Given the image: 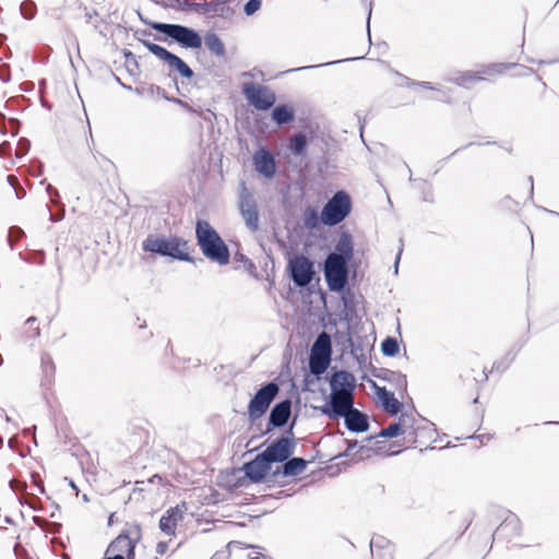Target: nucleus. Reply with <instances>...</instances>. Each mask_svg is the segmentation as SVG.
Returning <instances> with one entry per match:
<instances>
[{"label":"nucleus","instance_id":"1","mask_svg":"<svg viewBox=\"0 0 559 559\" xmlns=\"http://www.w3.org/2000/svg\"><path fill=\"white\" fill-rule=\"evenodd\" d=\"M386 382L394 385V390L386 389V419L394 417V420L386 425V439L404 436V440L407 438L409 443H416L424 428L415 427V407L407 406L404 402L405 397L412 402L407 395L406 377L386 369Z\"/></svg>","mask_w":559,"mask_h":559},{"label":"nucleus","instance_id":"2","mask_svg":"<svg viewBox=\"0 0 559 559\" xmlns=\"http://www.w3.org/2000/svg\"><path fill=\"white\" fill-rule=\"evenodd\" d=\"M195 237L204 257L219 265L229 263L230 252L227 245L207 221H197Z\"/></svg>","mask_w":559,"mask_h":559},{"label":"nucleus","instance_id":"3","mask_svg":"<svg viewBox=\"0 0 559 559\" xmlns=\"http://www.w3.org/2000/svg\"><path fill=\"white\" fill-rule=\"evenodd\" d=\"M142 249L145 252L169 257L179 261H192L188 252V241L177 236L166 238L163 236L148 235L142 242Z\"/></svg>","mask_w":559,"mask_h":559},{"label":"nucleus","instance_id":"4","mask_svg":"<svg viewBox=\"0 0 559 559\" xmlns=\"http://www.w3.org/2000/svg\"><path fill=\"white\" fill-rule=\"evenodd\" d=\"M353 207L349 194L344 190L336 191L324 204L321 211V222L326 226H336L342 223Z\"/></svg>","mask_w":559,"mask_h":559},{"label":"nucleus","instance_id":"5","mask_svg":"<svg viewBox=\"0 0 559 559\" xmlns=\"http://www.w3.org/2000/svg\"><path fill=\"white\" fill-rule=\"evenodd\" d=\"M150 26L154 31L171 38L183 48L198 49L202 46V38L200 34L188 26L160 22L150 23Z\"/></svg>","mask_w":559,"mask_h":559},{"label":"nucleus","instance_id":"6","mask_svg":"<svg viewBox=\"0 0 559 559\" xmlns=\"http://www.w3.org/2000/svg\"><path fill=\"white\" fill-rule=\"evenodd\" d=\"M324 276L331 292H341L348 282L347 262L336 254H329L324 263Z\"/></svg>","mask_w":559,"mask_h":559},{"label":"nucleus","instance_id":"7","mask_svg":"<svg viewBox=\"0 0 559 559\" xmlns=\"http://www.w3.org/2000/svg\"><path fill=\"white\" fill-rule=\"evenodd\" d=\"M280 388L275 382H269L262 385L248 405V415L251 420L260 418L266 413L271 403L278 394Z\"/></svg>","mask_w":559,"mask_h":559},{"label":"nucleus","instance_id":"8","mask_svg":"<svg viewBox=\"0 0 559 559\" xmlns=\"http://www.w3.org/2000/svg\"><path fill=\"white\" fill-rule=\"evenodd\" d=\"M286 437H281L273 441L267 448L262 452L263 456L266 461L272 463H283L288 460L295 452L296 441L293 433V425L287 430Z\"/></svg>","mask_w":559,"mask_h":559},{"label":"nucleus","instance_id":"9","mask_svg":"<svg viewBox=\"0 0 559 559\" xmlns=\"http://www.w3.org/2000/svg\"><path fill=\"white\" fill-rule=\"evenodd\" d=\"M238 207L247 228L255 233L259 229V211L257 201L245 182H241Z\"/></svg>","mask_w":559,"mask_h":559},{"label":"nucleus","instance_id":"10","mask_svg":"<svg viewBox=\"0 0 559 559\" xmlns=\"http://www.w3.org/2000/svg\"><path fill=\"white\" fill-rule=\"evenodd\" d=\"M242 93L246 99L258 110H269L276 102V95L265 85L245 83Z\"/></svg>","mask_w":559,"mask_h":559},{"label":"nucleus","instance_id":"11","mask_svg":"<svg viewBox=\"0 0 559 559\" xmlns=\"http://www.w3.org/2000/svg\"><path fill=\"white\" fill-rule=\"evenodd\" d=\"M290 280L298 287L308 286L314 275L312 262L305 255H296L288 261Z\"/></svg>","mask_w":559,"mask_h":559},{"label":"nucleus","instance_id":"12","mask_svg":"<svg viewBox=\"0 0 559 559\" xmlns=\"http://www.w3.org/2000/svg\"><path fill=\"white\" fill-rule=\"evenodd\" d=\"M177 9L180 11H194L199 14H211V16L225 17L229 14L230 9L224 0H214L210 2H192L190 0H175Z\"/></svg>","mask_w":559,"mask_h":559},{"label":"nucleus","instance_id":"13","mask_svg":"<svg viewBox=\"0 0 559 559\" xmlns=\"http://www.w3.org/2000/svg\"><path fill=\"white\" fill-rule=\"evenodd\" d=\"M354 408V395L331 393L321 412L330 419L343 418Z\"/></svg>","mask_w":559,"mask_h":559},{"label":"nucleus","instance_id":"14","mask_svg":"<svg viewBox=\"0 0 559 559\" xmlns=\"http://www.w3.org/2000/svg\"><path fill=\"white\" fill-rule=\"evenodd\" d=\"M135 543L126 533L119 534L107 547L103 559H134Z\"/></svg>","mask_w":559,"mask_h":559},{"label":"nucleus","instance_id":"15","mask_svg":"<svg viewBox=\"0 0 559 559\" xmlns=\"http://www.w3.org/2000/svg\"><path fill=\"white\" fill-rule=\"evenodd\" d=\"M242 469L251 483L259 484L266 478L271 471V464L260 453L252 461L245 463Z\"/></svg>","mask_w":559,"mask_h":559},{"label":"nucleus","instance_id":"16","mask_svg":"<svg viewBox=\"0 0 559 559\" xmlns=\"http://www.w3.org/2000/svg\"><path fill=\"white\" fill-rule=\"evenodd\" d=\"M257 173L265 178H272L276 173V163L273 154L265 147H261L252 156Z\"/></svg>","mask_w":559,"mask_h":559},{"label":"nucleus","instance_id":"17","mask_svg":"<svg viewBox=\"0 0 559 559\" xmlns=\"http://www.w3.org/2000/svg\"><path fill=\"white\" fill-rule=\"evenodd\" d=\"M292 414V402L289 399H285L278 403H276L271 409L269 416V423L266 427V432L272 431L274 428L284 427Z\"/></svg>","mask_w":559,"mask_h":559},{"label":"nucleus","instance_id":"18","mask_svg":"<svg viewBox=\"0 0 559 559\" xmlns=\"http://www.w3.org/2000/svg\"><path fill=\"white\" fill-rule=\"evenodd\" d=\"M520 519L514 513L508 512L502 523L497 527L496 532L492 534V539H504L507 542H511L512 538L520 535Z\"/></svg>","mask_w":559,"mask_h":559},{"label":"nucleus","instance_id":"19","mask_svg":"<svg viewBox=\"0 0 559 559\" xmlns=\"http://www.w3.org/2000/svg\"><path fill=\"white\" fill-rule=\"evenodd\" d=\"M331 393L354 395L356 382L354 376L346 371H335L330 379Z\"/></svg>","mask_w":559,"mask_h":559},{"label":"nucleus","instance_id":"20","mask_svg":"<svg viewBox=\"0 0 559 559\" xmlns=\"http://www.w3.org/2000/svg\"><path fill=\"white\" fill-rule=\"evenodd\" d=\"M308 462L302 457H289L281 467H277L269 475V480L277 481L280 476L290 477L301 474L307 467Z\"/></svg>","mask_w":559,"mask_h":559},{"label":"nucleus","instance_id":"21","mask_svg":"<svg viewBox=\"0 0 559 559\" xmlns=\"http://www.w3.org/2000/svg\"><path fill=\"white\" fill-rule=\"evenodd\" d=\"M343 302L344 319L352 322L359 318L360 312V296H357L350 288H344L340 292Z\"/></svg>","mask_w":559,"mask_h":559},{"label":"nucleus","instance_id":"22","mask_svg":"<svg viewBox=\"0 0 559 559\" xmlns=\"http://www.w3.org/2000/svg\"><path fill=\"white\" fill-rule=\"evenodd\" d=\"M185 512V504L181 507L176 506L166 511L159 520V528L166 535H175L177 523L182 520Z\"/></svg>","mask_w":559,"mask_h":559},{"label":"nucleus","instance_id":"23","mask_svg":"<svg viewBox=\"0 0 559 559\" xmlns=\"http://www.w3.org/2000/svg\"><path fill=\"white\" fill-rule=\"evenodd\" d=\"M343 418L345 421V427L350 432L359 433L365 432L369 429L368 416L355 407L349 413H347Z\"/></svg>","mask_w":559,"mask_h":559},{"label":"nucleus","instance_id":"24","mask_svg":"<svg viewBox=\"0 0 559 559\" xmlns=\"http://www.w3.org/2000/svg\"><path fill=\"white\" fill-rule=\"evenodd\" d=\"M331 254H336L341 260L347 262L353 257V240L348 233H343L335 246V251Z\"/></svg>","mask_w":559,"mask_h":559},{"label":"nucleus","instance_id":"25","mask_svg":"<svg viewBox=\"0 0 559 559\" xmlns=\"http://www.w3.org/2000/svg\"><path fill=\"white\" fill-rule=\"evenodd\" d=\"M40 369L43 373V384L50 385L55 379L56 366L52 357L47 353H44L40 357Z\"/></svg>","mask_w":559,"mask_h":559},{"label":"nucleus","instance_id":"26","mask_svg":"<svg viewBox=\"0 0 559 559\" xmlns=\"http://www.w3.org/2000/svg\"><path fill=\"white\" fill-rule=\"evenodd\" d=\"M204 45L212 55L223 58L226 55L225 45L217 34L209 32L204 36Z\"/></svg>","mask_w":559,"mask_h":559},{"label":"nucleus","instance_id":"27","mask_svg":"<svg viewBox=\"0 0 559 559\" xmlns=\"http://www.w3.org/2000/svg\"><path fill=\"white\" fill-rule=\"evenodd\" d=\"M311 354H317L318 356H326L331 357L332 354V346H331V337L325 332H322L318 335L317 340L314 341Z\"/></svg>","mask_w":559,"mask_h":559},{"label":"nucleus","instance_id":"28","mask_svg":"<svg viewBox=\"0 0 559 559\" xmlns=\"http://www.w3.org/2000/svg\"><path fill=\"white\" fill-rule=\"evenodd\" d=\"M295 118L294 110L287 105H278L272 110V119L277 126L292 122Z\"/></svg>","mask_w":559,"mask_h":559},{"label":"nucleus","instance_id":"29","mask_svg":"<svg viewBox=\"0 0 559 559\" xmlns=\"http://www.w3.org/2000/svg\"><path fill=\"white\" fill-rule=\"evenodd\" d=\"M331 361V357L318 356L317 354H311L309 359V368L310 372L314 376L322 374L329 367Z\"/></svg>","mask_w":559,"mask_h":559},{"label":"nucleus","instance_id":"30","mask_svg":"<svg viewBox=\"0 0 559 559\" xmlns=\"http://www.w3.org/2000/svg\"><path fill=\"white\" fill-rule=\"evenodd\" d=\"M140 41L143 44L145 48H147V50L151 53H153L158 59L165 61L167 64L170 61V58H173V56L175 55L157 44L144 39H140Z\"/></svg>","mask_w":559,"mask_h":559},{"label":"nucleus","instance_id":"31","mask_svg":"<svg viewBox=\"0 0 559 559\" xmlns=\"http://www.w3.org/2000/svg\"><path fill=\"white\" fill-rule=\"evenodd\" d=\"M304 226L307 229H316L319 227L321 222V214L319 215L317 209L308 206L302 213Z\"/></svg>","mask_w":559,"mask_h":559},{"label":"nucleus","instance_id":"32","mask_svg":"<svg viewBox=\"0 0 559 559\" xmlns=\"http://www.w3.org/2000/svg\"><path fill=\"white\" fill-rule=\"evenodd\" d=\"M168 67L171 70L177 71L182 78L191 79L193 76V71L191 68L178 56L174 55L168 62Z\"/></svg>","mask_w":559,"mask_h":559},{"label":"nucleus","instance_id":"33","mask_svg":"<svg viewBox=\"0 0 559 559\" xmlns=\"http://www.w3.org/2000/svg\"><path fill=\"white\" fill-rule=\"evenodd\" d=\"M307 147V138L304 133L298 132L294 134L290 139L289 150L293 154L300 156L306 152Z\"/></svg>","mask_w":559,"mask_h":559},{"label":"nucleus","instance_id":"34","mask_svg":"<svg viewBox=\"0 0 559 559\" xmlns=\"http://www.w3.org/2000/svg\"><path fill=\"white\" fill-rule=\"evenodd\" d=\"M480 80H483V78L480 75H478V73L472 72V71H466L450 81L460 86L469 87L471 84H473L474 82L480 81Z\"/></svg>","mask_w":559,"mask_h":559},{"label":"nucleus","instance_id":"35","mask_svg":"<svg viewBox=\"0 0 559 559\" xmlns=\"http://www.w3.org/2000/svg\"><path fill=\"white\" fill-rule=\"evenodd\" d=\"M20 257L27 263L37 264L39 266H43L46 261V253L44 250H32L29 251L25 257H22L20 253Z\"/></svg>","mask_w":559,"mask_h":559},{"label":"nucleus","instance_id":"36","mask_svg":"<svg viewBox=\"0 0 559 559\" xmlns=\"http://www.w3.org/2000/svg\"><path fill=\"white\" fill-rule=\"evenodd\" d=\"M36 322H37V319L35 317H29L25 322V325H26L25 333L28 338H35L39 335V328L37 325H35Z\"/></svg>","mask_w":559,"mask_h":559},{"label":"nucleus","instance_id":"37","mask_svg":"<svg viewBox=\"0 0 559 559\" xmlns=\"http://www.w3.org/2000/svg\"><path fill=\"white\" fill-rule=\"evenodd\" d=\"M21 13L22 15L27 19V20H31L34 17L35 15V12H36V5L33 1L31 0H27V1H23L21 3Z\"/></svg>","mask_w":559,"mask_h":559},{"label":"nucleus","instance_id":"38","mask_svg":"<svg viewBox=\"0 0 559 559\" xmlns=\"http://www.w3.org/2000/svg\"><path fill=\"white\" fill-rule=\"evenodd\" d=\"M400 352V343L395 337L386 336V357H394Z\"/></svg>","mask_w":559,"mask_h":559},{"label":"nucleus","instance_id":"39","mask_svg":"<svg viewBox=\"0 0 559 559\" xmlns=\"http://www.w3.org/2000/svg\"><path fill=\"white\" fill-rule=\"evenodd\" d=\"M29 147H31L29 141L25 138H21L17 142V146L15 150V156L17 158L23 157L29 151Z\"/></svg>","mask_w":559,"mask_h":559},{"label":"nucleus","instance_id":"40","mask_svg":"<svg viewBox=\"0 0 559 559\" xmlns=\"http://www.w3.org/2000/svg\"><path fill=\"white\" fill-rule=\"evenodd\" d=\"M407 447L401 444L399 441L395 442H388L386 441V456H393L397 455L403 449H406Z\"/></svg>","mask_w":559,"mask_h":559},{"label":"nucleus","instance_id":"41","mask_svg":"<svg viewBox=\"0 0 559 559\" xmlns=\"http://www.w3.org/2000/svg\"><path fill=\"white\" fill-rule=\"evenodd\" d=\"M261 3L262 0H249L243 7L246 15L250 16L254 14L261 8Z\"/></svg>","mask_w":559,"mask_h":559},{"label":"nucleus","instance_id":"42","mask_svg":"<svg viewBox=\"0 0 559 559\" xmlns=\"http://www.w3.org/2000/svg\"><path fill=\"white\" fill-rule=\"evenodd\" d=\"M24 231L20 227H11L9 230V242L11 248H13V245L15 241H17L22 236Z\"/></svg>","mask_w":559,"mask_h":559},{"label":"nucleus","instance_id":"43","mask_svg":"<svg viewBox=\"0 0 559 559\" xmlns=\"http://www.w3.org/2000/svg\"><path fill=\"white\" fill-rule=\"evenodd\" d=\"M512 360H513V357H510V358L507 357L502 361H496L492 366L491 372L495 370L498 372H503L509 367V365L511 364Z\"/></svg>","mask_w":559,"mask_h":559},{"label":"nucleus","instance_id":"44","mask_svg":"<svg viewBox=\"0 0 559 559\" xmlns=\"http://www.w3.org/2000/svg\"><path fill=\"white\" fill-rule=\"evenodd\" d=\"M402 80L405 81L408 85H419V86L428 88V90L439 91V88L437 86H433V85H431V83L426 82V81L411 82V80L406 76H403Z\"/></svg>","mask_w":559,"mask_h":559},{"label":"nucleus","instance_id":"45","mask_svg":"<svg viewBox=\"0 0 559 559\" xmlns=\"http://www.w3.org/2000/svg\"><path fill=\"white\" fill-rule=\"evenodd\" d=\"M124 58L126 62L128 64V70L132 72L133 70L130 68L132 64L135 69H138V61L135 59V56L131 51H124Z\"/></svg>","mask_w":559,"mask_h":559},{"label":"nucleus","instance_id":"46","mask_svg":"<svg viewBox=\"0 0 559 559\" xmlns=\"http://www.w3.org/2000/svg\"><path fill=\"white\" fill-rule=\"evenodd\" d=\"M46 191L50 197V200L53 204L58 203L59 192L56 188H53L50 183L46 185Z\"/></svg>","mask_w":559,"mask_h":559},{"label":"nucleus","instance_id":"47","mask_svg":"<svg viewBox=\"0 0 559 559\" xmlns=\"http://www.w3.org/2000/svg\"><path fill=\"white\" fill-rule=\"evenodd\" d=\"M32 480H33V485L36 487L37 491L39 493H44L45 488H44L43 481L39 478V475L36 473H32Z\"/></svg>","mask_w":559,"mask_h":559},{"label":"nucleus","instance_id":"48","mask_svg":"<svg viewBox=\"0 0 559 559\" xmlns=\"http://www.w3.org/2000/svg\"><path fill=\"white\" fill-rule=\"evenodd\" d=\"M46 209L49 213V219L51 222H59V221L63 219V217H64V209L63 207L61 209V211L58 214L51 213L48 205H46Z\"/></svg>","mask_w":559,"mask_h":559},{"label":"nucleus","instance_id":"49","mask_svg":"<svg viewBox=\"0 0 559 559\" xmlns=\"http://www.w3.org/2000/svg\"><path fill=\"white\" fill-rule=\"evenodd\" d=\"M421 185L427 189V191L424 190L423 200L427 201V202H431L432 201V192H431L430 185H428L426 181H421Z\"/></svg>","mask_w":559,"mask_h":559},{"label":"nucleus","instance_id":"50","mask_svg":"<svg viewBox=\"0 0 559 559\" xmlns=\"http://www.w3.org/2000/svg\"><path fill=\"white\" fill-rule=\"evenodd\" d=\"M376 394L378 403L384 408V386H377Z\"/></svg>","mask_w":559,"mask_h":559},{"label":"nucleus","instance_id":"51","mask_svg":"<svg viewBox=\"0 0 559 559\" xmlns=\"http://www.w3.org/2000/svg\"><path fill=\"white\" fill-rule=\"evenodd\" d=\"M401 241V246L399 248V251L396 253V257H395V261H394V274H397V271H399V263H400V260H401V255H402V252H403V243H402V239H400Z\"/></svg>","mask_w":559,"mask_h":559},{"label":"nucleus","instance_id":"52","mask_svg":"<svg viewBox=\"0 0 559 559\" xmlns=\"http://www.w3.org/2000/svg\"><path fill=\"white\" fill-rule=\"evenodd\" d=\"M374 548H381V536H374L370 540V549L373 552Z\"/></svg>","mask_w":559,"mask_h":559},{"label":"nucleus","instance_id":"53","mask_svg":"<svg viewBox=\"0 0 559 559\" xmlns=\"http://www.w3.org/2000/svg\"><path fill=\"white\" fill-rule=\"evenodd\" d=\"M337 61H332V62H326V63L318 64V66L299 67V68H296V69H293V70H288L287 72H290V71H304V70H307V69L318 68V67H321V66L334 64Z\"/></svg>","mask_w":559,"mask_h":559},{"label":"nucleus","instance_id":"54","mask_svg":"<svg viewBox=\"0 0 559 559\" xmlns=\"http://www.w3.org/2000/svg\"><path fill=\"white\" fill-rule=\"evenodd\" d=\"M168 544L166 542H159L156 546V552L164 555L167 551Z\"/></svg>","mask_w":559,"mask_h":559},{"label":"nucleus","instance_id":"55","mask_svg":"<svg viewBox=\"0 0 559 559\" xmlns=\"http://www.w3.org/2000/svg\"><path fill=\"white\" fill-rule=\"evenodd\" d=\"M55 252H56L55 264H56V267L58 270V273L61 275V273H62V264H61V261H60V259L58 257V252H59V247L58 246L56 247Z\"/></svg>","mask_w":559,"mask_h":559},{"label":"nucleus","instance_id":"56","mask_svg":"<svg viewBox=\"0 0 559 559\" xmlns=\"http://www.w3.org/2000/svg\"><path fill=\"white\" fill-rule=\"evenodd\" d=\"M361 4L368 10V21L371 15V0H361Z\"/></svg>","mask_w":559,"mask_h":559},{"label":"nucleus","instance_id":"57","mask_svg":"<svg viewBox=\"0 0 559 559\" xmlns=\"http://www.w3.org/2000/svg\"><path fill=\"white\" fill-rule=\"evenodd\" d=\"M8 182L15 189L17 188L19 181L17 178L13 175L8 176Z\"/></svg>","mask_w":559,"mask_h":559},{"label":"nucleus","instance_id":"58","mask_svg":"<svg viewBox=\"0 0 559 559\" xmlns=\"http://www.w3.org/2000/svg\"><path fill=\"white\" fill-rule=\"evenodd\" d=\"M97 15V12L96 11H87L85 13V19H86V22L90 23L91 20L93 19V16H96Z\"/></svg>","mask_w":559,"mask_h":559},{"label":"nucleus","instance_id":"59","mask_svg":"<svg viewBox=\"0 0 559 559\" xmlns=\"http://www.w3.org/2000/svg\"><path fill=\"white\" fill-rule=\"evenodd\" d=\"M15 193L19 199H22L25 197L26 192L22 188H15Z\"/></svg>","mask_w":559,"mask_h":559},{"label":"nucleus","instance_id":"60","mask_svg":"<svg viewBox=\"0 0 559 559\" xmlns=\"http://www.w3.org/2000/svg\"><path fill=\"white\" fill-rule=\"evenodd\" d=\"M468 439H474V438H477L479 439L481 442L486 439V440H489V436L487 435H479V436H469L467 437Z\"/></svg>","mask_w":559,"mask_h":559},{"label":"nucleus","instance_id":"61","mask_svg":"<svg viewBox=\"0 0 559 559\" xmlns=\"http://www.w3.org/2000/svg\"><path fill=\"white\" fill-rule=\"evenodd\" d=\"M10 147V144L9 143H3L0 145V156H2L7 150Z\"/></svg>","mask_w":559,"mask_h":559},{"label":"nucleus","instance_id":"62","mask_svg":"<svg viewBox=\"0 0 559 559\" xmlns=\"http://www.w3.org/2000/svg\"><path fill=\"white\" fill-rule=\"evenodd\" d=\"M528 180H530V185H531L530 186V198H532L533 197V191H534L533 177H530Z\"/></svg>","mask_w":559,"mask_h":559},{"label":"nucleus","instance_id":"63","mask_svg":"<svg viewBox=\"0 0 559 559\" xmlns=\"http://www.w3.org/2000/svg\"><path fill=\"white\" fill-rule=\"evenodd\" d=\"M436 99L441 100V102H449V97L445 94H442L441 96L437 97Z\"/></svg>","mask_w":559,"mask_h":559},{"label":"nucleus","instance_id":"64","mask_svg":"<svg viewBox=\"0 0 559 559\" xmlns=\"http://www.w3.org/2000/svg\"><path fill=\"white\" fill-rule=\"evenodd\" d=\"M254 559H271V558H270V557H267V556H264V555H262V554H259V556H258V557H255Z\"/></svg>","mask_w":559,"mask_h":559}]
</instances>
